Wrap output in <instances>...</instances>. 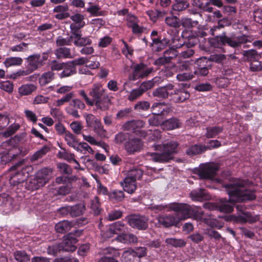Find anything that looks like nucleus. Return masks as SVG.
I'll return each mask as SVG.
<instances>
[{
  "label": "nucleus",
  "instance_id": "ddd939ff",
  "mask_svg": "<svg viewBox=\"0 0 262 262\" xmlns=\"http://www.w3.org/2000/svg\"><path fill=\"white\" fill-rule=\"evenodd\" d=\"M173 87L172 84H168L155 89L152 92V95L154 97L160 98H167L169 94H172L171 91L173 90Z\"/></svg>",
  "mask_w": 262,
  "mask_h": 262
},
{
  "label": "nucleus",
  "instance_id": "bb28decb",
  "mask_svg": "<svg viewBox=\"0 0 262 262\" xmlns=\"http://www.w3.org/2000/svg\"><path fill=\"white\" fill-rule=\"evenodd\" d=\"M115 239L124 244H131L136 243L138 241L136 235L132 233L122 234L115 237Z\"/></svg>",
  "mask_w": 262,
  "mask_h": 262
},
{
  "label": "nucleus",
  "instance_id": "13d9d810",
  "mask_svg": "<svg viewBox=\"0 0 262 262\" xmlns=\"http://www.w3.org/2000/svg\"><path fill=\"white\" fill-rule=\"evenodd\" d=\"M83 117L85 119L86 126L88 127H91L98 120H99L94 115L92 114H87L84 113L83 114Z\"/></svg>",
  "mask_w": 262,
  "mask_h": 262
},
{
  "label": "nucleus",
  "instance_id": "603ef678",
  "mask_svg": "<svg viewBox=\"0 0 262 262\" xmlns=\"http://www.w3.org/2000/svg\"><path fill=\"white\" fill-rule=\"evenodd\" d=\"M150 104L148 101H139L134 106V109L137 111H146L150 107Z\"/></svg>",
  "mask_w": 262,
  "mask_h": 262
},
{
  "label": "nucleus",
  "instance_id": "bf43d9fd",
  "mask_svg": "<svg viewBox=\"0 0 262 262\" xmlns=\"http://www.w3.org/2000/svg\"><path fill=\"white\" fill-rule=\"evenodd\" d=\"M70 127L73 132L77 135L80 134L83 128L81 123L78 121L72 122L70 124Z\"/></svg>",
  "mask_w": 262,
  "mask_h": 262
},
{
  "label": "nucleus",
  "instance_id": "4c0bfd02",
  "mask_svg": "<svg viewBox=\"0 0 262 262\" xmlns=\"http://www.w3.org/2000/svg\"><path fill=\"white\" fill-rule=\"evenodd\" d=\"M91 127H93L94 132L100 137H105L106 136V131L103 128L100 120H98Z\"/></svg>",
  "mask_w": 262,
  "mask_h": 262
},
{
  "label": "nucleus",
  "instance_id": "f257e3e1",
  "mask_svg": "<svg viewBox=\"0 0 262 262\" xmlns=\"http://www.w3.org/2000/svg\"><path fill=\"white\" fill-rule=\"evenodd\" d=\"M245 182L240 180H236L233 184L227 185V191L229 201L232 203L240 201L252 200L255 199L254 192L243 188Z\"/></svg>",
  "mask_w": 262,
  "mask_h": 262
},
{
  "label": "nucleus",
  "instance_id": "58836bf2",
  "mask_svg": "<svg viewBox=\"0 0 262 262\" xmlns=\"http://www.w3.org/2000/svg\"><path fill=\"white\" fill-rule=\"evenodd\" d=\"M174 94L177 95L173 98V100L177 103L183 102L189 97V94L185 90L174 91Z\"/></svg>",
  "mask_w": 262,
  "mask_h": 262
},
{
  "label": "nucleus",
  "instance_id": "f704fd0d",
  "mask_svg": "<svg viewBox=\"0 0 262 262\" xmlns=\"http://www.w3.org/2000/svg\"><path fill=\"white\" fill-rule=\"evenodd\" d=\"M82 137L85 141L89 142L92 145H95L102 147L105 151L108 149V146L104 143L97 141L94 137L90 135L82 134Z\"/></svg>",
  "mask_w": 262,
  "mask_h": 262
},
{
  "label": "nucleus",
  "instance_id": "39448f33",
  "mask_svg": "<svg viewBox=\"0 0 262 262\" xmlns=\"http://www.w3.org/2000/svg\"><path fill=\"white\" fill-rule=\"evenodd\" d=\"M11 170H17L12 174L10 178V183L13 186H16L20 183L24 182L29 177V172L32 170L31 166L19 168L18 166H14L11 168Z\"/></svg>",
  "mask_w": 262,
  "mask_h": 262
},
{
  "label": "nucleus",
  "instance_id": "20e7f679",
  "mask_svg": "<svg viewBox=\"0 0 262 262\" xmlns=\"http://www.w3.org/2000/svg\"><path fill=\"white\" fill-rule=\"evenodd\" d=\"M213 136V129L212 128H207L206 133V138L204 139V145H194L188 148L186 150V153L189 156H193L201 154L208 149H210L212 147L211 138Z\"/></svg>",
  "mask_w": 262,
  "mask_h": 262
},
{
  "label": "nucleus",
  "instance_id": "864d4df0",
  "mask_svg": "<svg viewBox=\"0 0 262 262\" xmlns=\"http://www.w3.org/2000/svg\"><path fill=\"white\" fill-rule=\"evenodd\" d=\"M19 128V125L18 124L13 123L5 132L3 133V135L6 138L9 137L14 134Z\"/></svg>",
  "mask_w": 262,
  "mask_h": 262
},
{
  "label": "nucleus",
  "instance_id": "e2e57ef3",
  "mask_svg": "<svg viewBox=\"0 0 262 262\" xmlns=\"http://www.w3.org/2000/svg\"><path fill=\"white\" fill-rule=\"evenodd\" d=\"M92 43V40L88 37H81L79 39V40H74V43L76 46L81 47L86 45H89Z\"/></svg>",
  "mask_w": 262,
  "mask_h": 262
},
{
  "label": "nucleus",
  "instance_id": "f03ea898",
  "mask_svg": "<svg viewBox=\"0 0 262 262\" xmlns=\"http://www.w3.org/2000/svg\"><path fill=\"white\" fill-rule=\"evenodd\" d=\"M178 143L176 141H170L163 145H155V149L162 152H149L147 154L150 160L157 162H167L173 159V155L178 151Z\"/></svg>",
  "mask_w": 262,
  "mask_h": 262
},
{
  "label": "nucleus",
  "instance_id": "8fccbe9b",
  "mask_svg": "<svg viewBox=\"0 0 262 262\" xmlns=\"http://www.w3.org/2000/svg\"><path fill=\"white\" fill-rule=\"evenodd\" d=\"M84 207L81 205L70 206V215L72 217L79 216L82 214Z\"/></svg>",
  "mask_w": 262,
  "mask_h": 262
},
{
  "label": "nucleus",
  "instance_id": "1a4fd4ad",
  "mask_svg": "<svg viewBox=\"0 0 262 262\" xmlns=\"http://www.w3.org/2000/svg\"><path fill=\"white\" fill-rule=\"evenodd\" d=\"M133 70L132 76L129 77L131 80L147 76L153 71L152 68H147L144 63L134 64L131 66Z\"/></svg>",
  "mask_w": 262,
  "mask_h": 262
},
{
  "label": "nucleus",
  "instance_id": "680f3d73",
  "mask_svg": "<svg viewBox=\"0 0 262 262\" xmlns=\"http://www.w3.org/2000/svg\"><path fill=\"white\" fill-rule=\"evenodd\" d=\"M62 251L61 247L59 244L50 246L48 248L47 253L49 255H56L58 253Z\"/></svg>",
  "mask_w": 262,
  "mask_h": 262
},
{
  "label": "nucleus",
  "instance_id": "338daca9",
  "mask_svg": "<svg viewBox=\"0 0 262 262\" xmlns=\"http://www.w3.org/2000/svg\"><path fill=\"white\" fill-rule=\"evenodd\" d=\"M64 139L70 146H74V143L76 142L75 136L69 131L64 134Z\"/></svg>",
  "mask_w": 262,
  "mask_h": 262
},
{
  "label": "nucleus",
  "instance_id": "f3484780",
  "mask_svg": "<svg viewBox=\"0 0 262 262\" xmlns=\"http://www.w3.org/2000/svg\"><path fill=\"white\" fill-rule=\"evenodd\" d=\"M177 55L176 51L173 49H169L164 52L163 56L158 58L155 61V64L158 66H161L170 62L171 59Z\"/></svg>",
  "mask_w": 262,
  "mask_h": 262
},
{
  "label": "nucleus",
  "instance_id": "69168bd1",
  "mask_svg": "<svg viewBox=\"0 0 262 262\" xmlns=\"http://www.w3.org/2000/svg\"><path fill=\"white\" fill-rule=\"evenodd\" d=\"M225 36H216L214 38V48H222L226 44Z\"/></svg>",
  "mask_w": 262,
  "mask_h": 262
},
{
  "label": "nucleus",
  "instance_id": "0eeeda50",
  "mask_svg": "<svg viewBox=\"0 0 262 262\" xmlns=\"http://www.w3.org/2000/svg\"><path fill=\"white\" fill-rule=\"evenodd\" d=\"M169 207L172 211L181 213V217L178 218L179 221L181 220L188 219L194 214V209L187 204L174 202L170 203Z\"/></svg>",
  "mask_w": 262,
  "mask_h": 262
},
{
  "label": "nucleus",
  "instance_id": "7c9ffc66",
  "mask_svg": "<svg viewBox=\"0 0 262 262\" xmlns=\"http://www.w3.org/2000/svg\"><path fill=\"white\" fill-rule=\"evenodd\" d=\"M181 123L177 118H171L163 123V127L167 130H172L181 127Z\"/></svg>",
  "mask_w": 262,
  "mask_h": 262
},
{
  "label": "nucleus",
  "instance_id": "b1692460",
  "mask_svg": "<svg viewBox=\"0 0 262 262\" xmlns=\"http://www.w3.org/2000/svg\"><path fill=\"white\" fill-rule=\"evenodd\" d=\"M71 19L73 21L70 25V29H81L85 25L83 21L84 16L80 14H75L71 16Z\"/></svg>",
  "mask_w": 262,
  "mask_h": 262
},
{
  "label": "nucleus",
  "instance_id": "4d7b16f0",
  "mask_svg": "<svg viewBox=\"0 0 262 262\" xmlns=\"http://www.w3.org/2000/svg\"><path fill=\"white\" fill-rule=\"evenodd\" d=\"M67 63L58 62L56 60H52L50 63V69L52 71H60L66 67Z\"/></svg>",
  "mask_w": 262,
  "mask_h": 262
},
{
  "label": "nucleus",
  "instance_id": "7ed1b4c3",
  "mask_svg": "<svg viewBox=\"0 0 262 262\" xmlns=\"http://www.w3.org/2000/svg\"><path fill=\"white\" fill-rule=\"evenodd\" d=\"M48 58L47 53H43L41 55L39 54H34L29 56L26 59V71L29 74L37 70L44 64V62Z\"/></svg>",
  "mask_w": 262,
  "mask_h": 262
},
{
  "label": "nucleus",
  "instance_id": "0e129e2a",
  "mask_svg": "<svg viewBox=\"0 0 262 262\" xmlns=\"http://www.w3.org/2000/svg\"><path fill=\"white\" fill-rule=\"evenodd\" d=\"M58 156L59 158L67 160L69 162H72L75 157L74 154L69 153L66 151H59L58 153Z\"/></svg>",
  "mask_w": 262,
  "mask_h": 262
},
{
  "label": "nucleus",
  "instance_id": "79ce46f5",
  "mask_svg": "<svg viewBox=\"0 0 262 262\" xmlns=\"http://www.w3.org/2000/svg\"><path fill=\"white\" fill-rule=\"evenodd\" d=\"M142 171L138 168H134L128 170L126 173V177L136 181L137 180H140L142 177Z\"/></svg>",
  "mask_w": 262,
  "mask_h": 262
},
{
  "label": "nucleus",
  "instance_id": "aec40b11",
  "mask_svg": "<svg viewBox=\"0 0 262 262\" xmlns=\"http://www.w3.org/2000/svg\"><path fill=\"white\" fill-rule=\"evenodd\" d=\"M120 184L123 187V190L129 194L134 193L137 189L136 181L129 178V177H125Z\"/></svg>",
  "mask_w": 262,
  "mask_h": 262
},
{
  "label": "nucleus",
  "instance_id": "37998d69",
  "mask_svg": "<svg viewBox=\"0 0 262 262\" xmlns=\"http://www.w3.org/2000/svg\"><path fill=\"white\" fill-rule=\"evenodd\" d=\"M243 55L246 58V60L251 62L255 61L258 58V55L257 52L254 50L244 51L243 52Z\"/></svg>",
  "mask_w": 262,
  "mask_h": 262
},
{
  "label": "nucleus",
  "instance_id": "c9c22d12",
  "mask_svg": "<svg viewBox=\"0 0 262 262\" xmlns=\"http://www.w3.org/2000/svg\"><path fill=\"white\" fill-rule=\"evenodd\" d=\"M36 86L33 84H24L18 88V93L20 95H28L35 91Z\"/></svg>",
  "mask_w": 262,
  "mask_h": 262
},
{
  "label": "nucleus",
  "instance_id": "cd10ccee",
  "mask_svg": "<svg viewBox=\"0 0 262 262\" xmlns=\"http://www.w3.org/2000/svg\"><path fill=\"white\" fill-rule=\"evenodd\" d=\"M73 226L72 223L64 220L56 224L55 228L57 232L63 233L69 231Z\"/></svg>",
  "mask_w": 262,
  "mask_h": 262
},
{
  "label": "nucleus",
  "instance_id": "9b49d317",
  "mask_svg": "<svg viewBox=\"0 0 262 262\" xmlns=\"http://www.w3.org/2000/svg\"><path fill=\"white\" fill-rule=\"evenodd\" d=\"M77 239L73 237L72 234L70 233L64 236V239L60 244L62 251L73 252L76 249L75 244L77 243Z\"/></svg>",
  "mask_w": 262,
  "mask_h": 262
},
{
  "label": "nucleus",
  "instance_id": "a19ab883",
  "mask_svg": "<svg viewBox=\"0 0 262 262\" xmlns=\"http://www.w3.org/2000/svg\"><path fill=\"white\" fill-rule=\"evenodd\" d=\"M53 72L49 71L41 75L39 78V83L41 85H45L50 82L54 78Z\"/></svg>",
  "mask_w": 262,
  "mask_h": 262
},
{
  "label": "nucleus",
  "instance_id": "a18cd8bd",
  "mask_svg": "<svg viewBox=\"0 0 262 262\" xmlns=\"http://www.w3.org/2000/svg\"><path fill=\"white\" fill-rule=\"evenodd\" d=\"M14 256L18 262H28L30 256L24 251H17L14 253Z\"/></svg>",
  "mask_w": 262,
  "mask_h": 262
},
{
  "label": "nucleus",
  "instance_id": "dca6fc26",
  "mask_svg": "<svg viewBox=\"0 0 262 262\" xmlns=\"http://www.w3.org/2000/svg\"><path fill=\"white\" fill-rule=\"evenodd\" d=\"M189 196L193 201H202L211 198L208 192L203 189L192 190L189 193Z\"/></svg>",
  "mask_w": 262,
  "mask_h": 262
},
{
  "label": "nucleus",
  "instance_id": "09e8293b",
  "mask_svg": "<svg viewBox=\"0 0 262 262\" xmlns=\"http://www.w3.org/2000/svg\"><path fill=\"white\" fill-rule=\"evenodd\" d=\"M102 254L104 255V256H111L115 258L120 255L119 250L113 247H108L103 249Z\"/></svg>",
  "mask_w": 262,
  "mask_h": 262
},
{
  "label": "nucleus",
  "instance_id": "5fc2aeb1",
  "mask_svg": "<svg viewBox=\"0 0 262 262\" xmlns=\"http://www.w3.org/2000/svg\"><path fill=\"white\" fill-rule=\"evenodd\" d=\"M143 93L139 87L137 89H133L128 96V99L130 101H134L142 96Z\"/></svg>",
  "mask_w": 262,
  "mask_h": 262
},
{
  "label": "nucleus",
  "instance_id": "de8ad7c7",
  "mask_svg": "<svg viewBox=\"0 0 262 262\" xmlns=\"http://www.w3.org/2000/svg\"><path fill=\"white\" fill-rule=\"evenodd\" d=\"M109 198L111 200L121 202L124 198V193L121 190H115L111 192L108 194Z\"/></svg>",
  "mask_w": 262,
  "mask_h": 262
},
{
  "label": "nucleus",
  "instance_id": "412c9836",
  "mask_svg": "<svg viewBox=\"0 0 262 262\" xmlns=\"http://www.w3.org/2000/svg\"><path fill=\"white\" fill-rule=\"evenodd\" d=\"M93 105H95L97 109H99L103 111L108 110L111 105V100L107 95L93 100Z\"/></svg>",
  "mask_w": 262,
  "mask_h": 262
},
{
  "label": "nucleus",
  "instance_id": "6ab92c4d",
  "mask_svg": "<svg viewBox=\"0 0 262 262\" xmlns=\"http://www.w3.org/2000/svg\"><path fill=\"white\" fill-rule=\"evenodd\" d=\"M198 42V38L196 37H193L189 39V42L188 43L182 45H181L180 46H177V48H180L181 47H187L188 48V49L181 53V56L184 58H189L191 57L192 55H193L194 54V51L190 49L189 48L196 45Z\"/></svg>",
  "mask_w": 262,
  "mask_h": 262
},
{
  "label": "nucleus",
  "instance_id": "c03bdc74",
  "mask_svg": "<svg viewBox=\"0 0 262 262\" xmlns=\"http://www.w3.org/2000/svg\"><path fill=\"white\" fill-rule=\"evenodd\" d=\"M67 68H64V70L59 74L60 78L69 77L76 73L75 67H72L71 64H66Z\"/></svg>",
  "mask_w": 262,
  "mask_h": 262
},
{
  "label": "nucleus",
  "instance_id": "a878e982",
  "mask_svg": "<svg viewBox=\"0 0 262 262\" xmlns=\"http://www.w3.org/2000/svg\"><path fill=\"white\" fill-rule=\"evenodd\" d=\"M123 262H139V259L136 256L135 250L128 249L125 250L122 255Z\"/></svg>",
  "mask_w": 262,
  "mask_h": 262
},
{
  "label": "nucleus",
  "instance_id": "9d476101",
  "mask_svg": "<svg viewBox=\"0 0 262 262\" xmlns=\"http://www.w3.org/2000/svg\"><path fill=\"white\" fill-rule=\"evenodd\" d=\"M193 172L200 179L211 180L213 177V163H206L201 164L199 167L195 168Z\"/></svg>",
  "mask_w": 262,
  "mask_h": 262
},
{
  "label": "nucleus",
  "instance_id": "774afa93",
  "mask_svg": "<svg viewBox=\"0 0 262 262\" xmlns=\"http://www.w3.org/2000/svg\"><path fill=\"white\" fill-rule=\"evenodd\" d=\"M249 69L252 72H258L262 70V62L256 61L251 62L249 66Z\"/></svg>",
  "mask_w": 262,
  "mask_h": 262
},
{
  "label": "nucleus",
  "instance_id": "c756f323",
  "mask_svg": "<svg viewBox=\"0 0 262 262\" xmlns=\"http://www.w3.org/2000/svg\"><path fill=\"white\" fill-rule=\"evenodd\" d=\"M55 54L56 57L59 58H72L73 56L72 55L71 50L68 48H59L55 51Z\"/></svg>",
  "mask_w": 262,
  "mask_h": 262
},
{
  "label": "nucleus",
  "instance_id": "423d86ee",
  "mask_svg": "<svg viewBox=\"0 0 262 262\" xmlns=\"http://www.w3.org/2000/svg\"><path fill=\"white\" fill-rule=\"evenodd\" d=\"M52 173V169L48 168H44L38 171L35 178L30 182L31 188L37 189L44 186L51 179Z\"/></svg>",
  "mask_w": 262,
  "mask_h": 262
},
{
  "label": "nucleus",
  "instance_id": "a211bd4d",
  "mask_svg": "<svg viewBox=\"0 0 262 262\" xmlns=\"http://www.w3.org/2000/svg\"><path fill=\"white\" fill-rule=\"evenodd\" d=\"M157 220L160 225L165 227L176 226L179 222V219L172 215H159Z\"/></svg>",
  "mask_w": 262,
  "mask_h": 262
},
{
  "label": "nucleus",
  "instance_id": "49530a36",
  "mask_svg": "<svg viewBox=\"0 0 262 262\" xmlns=\"http://www.w3.org/2000/svg\"><path fill=\"white\" fill-rule=\"evenodd\" d=\"M50 150L47 146H43L41 149L37 151L31 157V160L32 161H36L42 157H43Z\"/></svg>",
  "mask_w": 262,
  "mask_h": 262
},
{
  "label": "nucleus",
  "instance_id": "393cba45",
  "mask_svg": "<svg viewBox=\"0 0 262 262\" xmlns=\"http://www.w3.org/2000/svg\"><path fill=\"white\" fill-rule=\"evenodd\" d=\"M151 110L153 114L156 115H164L165 112H169V109L167 105L164 102H155L152 106Z\"/></svg>",
  "mask_w": 262,
  "mask_h": 262
},
{
  "label": "nucleus",
  "instance_id": "5701e85b",
  "mask_svg": "<svg viewBox=\"0 0 262 262\" xmlns=\"http://www.w3.org/2000/svg\"><path fill=\"white\" fill-rule=\"evenodd\" d=\"M169 43L170 40L166 38L161 40L158 38H152L151 46L155 51H160L164 49Z\"/></svg>",
  "mask_w": 262,
  "mask_h": 262
},
{
  "label": "nucleus",
  "instance_id": "4468645a",
  "mask_svg": "<svg viewBox=\"0 0 262 262\" xmlns=\"http://www.w3.org/2000/svg\"><path fill=\"white\" fill-rule=\"evenodd\" d=\"M143 143L139 139H130L125 145V149L128 152L133 154L139 151L143 147Z\"/></svg>",
  "mask_w": 262,
  "mask_h": 262
},
{
  "label": "nucleus",
  "instance_id": "f8f14e48",
  "mask_svg": "<svg viewBox=\"0 0 262 262\" xmlns=\"http://www.w3.org/2000/svg\"><path fill=\"white\" fill-rule=\"evenodd\" d=\"M230 220L236 223H244L249 222L252 223L258 220L257 215L253 216L250 212L243 213L242 215L239 216L231 215L229 217Z\"/></svg>",
  "mask_w": 262,
  "mask_h": 262
},
{
  "label": "nucleus",
  "instance_id": "e433bc0d",
  "mask_svg": "<svg viewBox=\"0 0 262 262\" xmlns=\"http://www.w3.org/2000/svg\"><path fill=\"white\" fill-rule=\"evenodd\" d=\"M165 243L174 247H183L186 245V242L181 238H167L165 239Z\"/></svg>",
  "mask_w": 262,
  "mask_h": 262
},
{
  "label": "nucleus",
  "instance_id": "2f4dec72",
  "mask_svg": "<svg viewBox=\"0 0 262 262\" xmlns=\"http://www.w3.org/2000/svg\"><path fill=\"white\" fill-rule=\"evenodd\" d=\"M165 24L169 27L178 28L181 26L180 19L176 16L171 14V16H167L164 20Z\"/></svg>",
  "mask_w": 262,
  "mask_h": 262
},
{
  "label": "nucleus",
  "instance_id": "ea45409f",
  "mask_svg": "<svg viewBox=\"0 0 262 262\" xmlns=\"http://www.w3.org/2000/svg\"><path fill=\"white\" fill-rule=\"evenodd\" d=\"M218 209L221 212L229 213L233 211V207L230 205L228 202L221 201L220 203L216 205H214V209Z\"/></svg>",
  "mask_w": 262,
  "mask_h": 262
},
{
  "label": "nucleus",
  "instance_id": "4be33fe9",
  "mask_svg": "<svg viewBox=\"0 0 262 262\" xmlns=\"http://www.w3.org/2000/svg\"><path fill=\"white\" fill-rule=\"evenodd\" d=\"M144 123L140 120H131L125 122L122 126L124 130L136 132L138 129L143 127Z\"/></svg>",
  "mask_w": 262,
  "mask_h": 262
},
{
  "label": "nucleus",
  "instance_id": "3c124183",
  "mask_svg": "<svg viewBox=\"0 0 262 262\" xmlns=\"http://www.w3.org/2000/svg\"><path fill=\"white\" fill-rule=\"evenodd\" d=\"M73 40V36H70L66 38L59 36L56 39V44L58 46L71 45Z\"/></svg>",
  "mask_w": 262,
  "mask_h": 262
},
{
  "label": "nucleus",
  "instance_id": "2eb2a0df",
  "mask_svg": "<svg viewBox=\"0 0 262 262\" xmlns=\"http://www.w3.org/2000/svg\"><path fill=\"white\" fill-rule=\"evenodd\" d=\"M106 91L101 83H95L90 90L89 95L93 98L92 100H95L106 95Z\"/></svg>",
  "mask_w": 262,
  "mask_h": 262
},
{
  "label": "nucleus",
  "instance_id": "6e6552de",
  "mask_svg": "<svg viewBox=\"0 0 262 262\" xmlns=\"http://www.w3.org/2000/svg\"><path fill=\"white\" fill-rule=\"evenodd\" d=\"M130 226L139 230H145L148 227V219L142 215L132 214L126 217Z\"/></svg>",
  "mask_w": 262,
  "mask_h": 262
},
{
  "label": "nucleus",
  "instance_id": "6e6d98bb",
  "mask_svg": "<svg viewBox=\"0 0 262 262\" xmlns=\"http://www.w3.org/2000/svg\"><path fill=\"white\" fill-rule=\"evenodd\" d=\"M0 88L3 91L8 93H11L13 91V84L9 80L2 81L0 82Z\"/></svg>",
  "mask_w": 262,
  "mask_h": 262
},
{
  "label": "nucleus",
  "instance_id": "052dcab7",
  "mask_svg": "<svg viewBox=\"0 0 262 262\" xmlns=\"http://www.w3.org/2000/svg\"><path fill=\"white\" fill-rule=\"evenodd\" d=\"M61 173L66 174H70L72 172V169L71 166L66 163H61L57 165Z\"/></svg>",
  "mask_w": 262,
  "mask_h": 262
},
{
  "label": "nucleus",
  "instance_id": "473e14b6",
  "mask_svg": "<svg viewBox=\"0 0 262 262\" xmlns=\"http://www.w3.org/2000/svg\"><path fill=\"white\" fill-rule=\"evenodd\" d=\"M110 227L111 232H113L117 236L122 234V233L125 230V225L121 222H115L111 224Z\"/></svg>",
  "mask_w": 262,
  "mask_h": 262
},
{
  "label": "nucleus",
  "instance_id": "72a5a7b5",
  "mask_svg": "<svg viewBox=\"0 0 262 262\" xmlns=\"http://www.w3.org/2000/svg\"><path fill=\"white\" fill-rule=\"evenodd\" d=\"M23 59L19 57H10L7 58L4 62L6 67L19 66L23 63Z\"/></svg>",
  "mask_w": 262,
  "mask_h": 262
},
{
  "label": "nucleus",
  "instance_id": "c85d7f7f",
  "mask_svg": "<svg viewBox=\"0 0 262 262\" xmlns=\"http://www.w3.org/2000/svg\"><path fill=\"white\" fill-rule=\"evenodd\" d=\"M176 3L172 6L171 10L170 11L171 14H173V12H181L186 10L189 6V3L187 1L182 0H174Z\"/></svg>",
  "mask_w": 262,
  "mask_h": 262
}]
</instances>
